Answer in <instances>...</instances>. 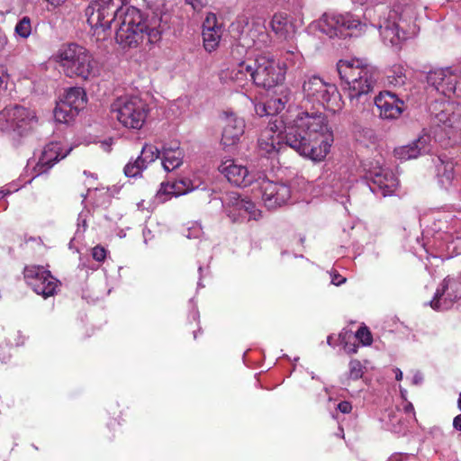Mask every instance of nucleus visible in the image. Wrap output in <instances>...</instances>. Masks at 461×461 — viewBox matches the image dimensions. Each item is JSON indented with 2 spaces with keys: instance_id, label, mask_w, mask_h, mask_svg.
Returning <instances> with one entry per match:
<instances>
[{
  "instance_id": "36",
  "label": "nucleus",
  "mask_w": 461,
  "mask_h": 461,
  "mask_svg": "<svg viewBox=\"0 0 461 461\" xmlns=\"http://www.w3.org/2000/svg\"><path fill=\"white\" fill-rule=\"evenodd\" d=\"M365 366L357 359H352L348 364V379L357 380L364 375Z\"/></svg>"
},
{
  "instance_id": "38",
  "label": "nucleus",
  "mask_w": 461,
  "mask_h": 461,
  "mask_svg": "<svg viewBox=\"0 0 461 461\" xmlns=\"http://www.w3.org/2000/svg\"><path fill=\"white\" fill-rule=\"evenodd\" d=\"M355 337L361 342L363 346H370L373 342L372 334L368 328L366 326L360 327L357 330Z\"/></svg>"
},
{
  "instance_id": "8",
  "label": "nucleus",
  "mask_w": 461,
  "mask_h": 461,
  "mask_svg": "<svg viewBox=\"0 0 461 461\" xmlns=\"http://www.w3.org/2000/svg\"><path fill=\"white\" fill-rule=\"evenodd\" d=\"M265 49H249L246 53L250 55L252 65V82L263 88H272L282 84L285 78V68L275 60Z\"/></svg>"
},
{
  "instance_id": "37",
  "label": "nucleus",
  "mask_w": 461,
  "mask_h": 461,
  "mask_svg": "<svg viewBox=\"0 0 461 461\" xmlns=\"http://www.w3.org/2000/svg\"><path fill=\"white\" fill-rule=\"evenodd\" d=\"M284 59L285 62L281 64L282 66L285 65V68H286L287 66L294 67L296 65H300L302 62V55L301 53L294 49V50H286L284 53Z\"/></svg>"
},
{
  "instance_id": "61",
  "label": "nucleus",
  "mask_w": 461,
  "mask_h": 461,
  "mask_svg": "<svg viewBox=\"0 0 461 461\" xmlns=\"http://www.w3.org/2000/svg\"><path fill=\"white\" fill-rule=\"evenodd\" d=\"M327 343H328L330 346H331V347H333V346H334V344H333V342H332V336H329V337L327 338Z\"/></svg>"
},
{
  "instance_id": "24",
  "label": "nucleus",
  "mask_w": 461,
  "mask_h": 461,
  "mask_svg": "<svg viewBox=\"0 0 461 461\" xmlns=\"http://www.w3.org/2000/svg\"><path fill=\"white\" fill-rule=\"evenodd\" d=\"M245 130V122L242 118L233 113H225L223 119V129L221 143L225 147L233 146L238 143Z\"/></svg>"
},
{
  "instance_id": "32",
  "label": "nucleus",
  "mask_w": 461,
  "mask_h": 461,
  "mask_svg": "<svg viewBox=\"0 0 461 461\" xmlns=\"http://www.w3.org/2000/svg\"><path fill=\"white\" fill-rule=\"evenodd\" d=\"M78 113L77 110L59 101L54 109V118L60 123H68Z\"/></svg>"
},
{
  "instance_id": "22",
  "label": "nucleus",
  "mask_w": 461,
  "mask_h": 461,
  "mask_svg": "<svg viewBox=\"0 0 461 461\" xmlns=\"http://www.w3.org/2000/svg\"><path fill=\"white\" fill-rule=\"evenodd\" d=\"M223 26L217 20L216 14L208 13L203 23V44L207 52L215 51L221 42Z\"/></svg>"
},
{
  "instance_id": "18",
  "label": "nucleus",
  "mask_w": 461,
  "mask_h": 461,
  "mask_svg": "<svg viewBox=\"0 0 461 461\" xmlns=\"http://www.w3.org/2000/svg\"><path fill=\"white\" fill-rule=\"evenodd\" d=\"M219 171L228 181L237 186L246 187L257 184L258 172L254 173L234 159H227L219 166Z\"/></svg>"
},
{
  "instance_id": "43",
  "label": "nucleus",
  "mask_w": 461,
  "mask_h": 461,
  "mask_svg": "<svg viewBox=\"0 0 461 461\" xmlns=\"http://www.w3.org/2000/svg\"><path fill=\"white\" fill-rule=\"evenodd\" d=\"M340 185H341V189L339 191L337 192L336 190H334V194H335L336 200H339V197H340L342 199H344V198L347 199L348 190L351 186V185L348 181L342 183ZM340 203L345 204L344 200H341Z\"/></svg>"
},
{
  "instance_id": "40",
  "label": "nucleus",
  "mask_w": 461,
  "mask_h": 461,
  "mask_svg": "<svg viewBox=\"0 0 461 461\" xmlns=\"http://www.w3.org/2000/svg\"><path fill=\"white\" fill-rule=\"evenodd\" d=\"M203 234L201 225L197 222L192 224L191 227L187 228L185 236L188 239H198Z\"/></svg>"
},
{
  "instance_id": "1",
  "label": "nucleus",
  "mask_w": 461,
  "mask_h": 461,
  "mask_svg": "<svg viewBox=\"0 0 461 461\" xmlns=\"http://www.w3.org/2000/svg\"><path fill=\"white\" fill-rule=\"evenodd\" d=\"M270 122L258 138V150L264 156H275L283 144L312 161H322L334 141L333 131L325 113L314 110L299 111L294 119Z\"/></svg>"
},
{
  "instance_id": "64",
  "label": "nucleus",
  "mask_w": 461,
  "mask_h": 461,
  "mask_svg": "<svg viewBox=\"0 0 461 461\" xmlns=\"http://www.w3.org/2000/svg\"><path fill=\"white\" fill-rule=\"evenodd\" d=\"M458 407L461 410V393H460L459 398H458Z\"/></svg>"
},
{
  "instance_id": "53",
  "label": "nucleus",
  "mask_w": 461,
  "mask_h": 461,
  "mask_svg": "<svg viewBox=\"0 0 461 461\" xmlns=\"http://www.w3.org/2000/svg\"><path fill=\"white\" fill-rule=\"evenodd\" d=\"M344 348L348 354H355L357 351V346L355 343L350 344L347 342Z\"/></svg>"
},
{
  "instance_id": "30",
  "label": "nucleus",
  "mask_w": 461,
  "mask_h": 461,
  "mask_svg": "<svg viewBox=\"0 0 461 461\" xmlns=\"http://www.w3.org/2000/svg\"><path fill=\"white\" fill-rule=\"evenodd\" d=\"M388 85L393 86H402L406 80V68L402 64H394L386 72Z\"/></svg>"
},
{
  "instance_id": "15",
  "label": "nucleus",
  "mask_w": 461,
  "mask_h": 461,
  "mask_svg": "<svg viewBox=\"0 0 461 461\" xmlns=\"http://www.w3.org/2000/svg\"><path fill=\"white\" fill-rule=\"evenodd\" d=\"M427 82L438 93L445 96L461 97V72L457 69L445 68L429 71Z\"/></svg>"
},
{
  "instance_id": "7",
  "label": "nucleus",
  "mask_w": 461,
  "mask_h": 461,
  "mask_svg": "<svg viewBox=\"0 0 461 461\" xmlns=\"http://www.w3.org/2000/svg\"><path fill=\"white\" fill-rule=\"evenodd\" d=\"M302 89L303 101L313 106L320 105L333 113L344 107V101L337 86L319 76L306 77Z\"/></svg>"
},
{
  "instance_id": "35",
  "label": "nucleus",
  "mask_w": 461,
  "mask_h": 461,
  "mask_svg": "<svg viewBox=\"0 0 461 461\" xmlns=\"http://www.w3.org/2000/svg\"><path fill=\"white\" fill-rule=\"evenodd\" d=\"M146 165L141 163V159L137 158L133 163L129 162L124 167V173L128 177H136L140 176Z\"/></svg>"
},
{
  "instance_id": "60",
  "label": "nucleus",
  "mask_w": 461,
  "mask_h": 461,
  "mask_svg": "<svg viewBox=\"0 0 461 461\" xmlns=\"http://www.w3.org/2000/svg\"><path fill=\"white\" fill-rule=\"evenodd\" d=\"M394 374H395V379L400 381L402 379V372L401 371V369L399 368H395L393 370Z\"/></svg>"
},
{
  "instance_id": "5",
  "label": "nucleus",
  "mask_w": 461,
  "mask_h": 461,
  "mask_svg": "<svg viewBox=\"0 0 461 461\" xmlns=\"http://www.w3.org/2000/svg\"><path fill=\"white\" fill-rule=\"evenodd\" d=\"M337 70L351 105L357 107L369 101L380 77L375 66L366 59L350 58L340 59Z\"/></svg>"
},
{
  "instance_id": "12",
  "label": "nucleus",
  "mask_w": 461,
  "mask_h": 461,
  "mask_svg": "<svg viewBox=\"0 0 461 461\" xmlns=\"http://www.w3.org/2000/svg\"><path fill=\"white\" fill-rule=\"evenodd\" d=\"M363 167L372 193L384 197L394 194L399 185L398 178L391 170L384 168L379 160L375 164L372 161H365Z\"/></svg>"
},
{
  "instance_id": "23",
  "label": "nucleus",
  "mask_w": 461,
  "mask_h": 461,
  "mask_svg": "<svg viewBox=\"0 0 461 461\" xmlns=\"http://www.w3.org/2000/svg\"><path fill=\"white\" fill-rule=\"evenodd\" d=\"M71 150L72 148H69L63 151L61 144L58 141H52L45 145L34 167L37 175L47 172L55 163L66 158Z\"/></svg>"
},
{
  "instance_id": "10",
  "label": "nucleus",
  "mask_w": 461,
  "mask_h": 461,
  "mask_svg": "<svg viewBox=\"0 0 461 461\" xmlns=\"http://www.w3.org/2000/svg\"><path fill=\"white\" fill-rule=\"evenodd\" d=\"M315 28L329 38H346L351 36L352 30L362 31L366 26L350 13L328 12L315 23Z\"/></svg>"
},
{
  "instance_id": "51",
  "label": "nucleus",
  "mask_w": 461,
  "mask_h": 461,
  "mask_svg": "<svg viewBox=\"0 0 461 461\" xmlns=\"http://www.w3.org/2000/svg\"><path fill=\"white\" fill-rule=\"evenodd\" d=\"M9 350L7 347L0 346V362L4 363L9 359Z\"/></svg>"
},
{
  "instance_id": "14",
  "label": "nucleus",
  "mask_w": 461,
  "mask_h": 461,
  "mask_svg": "<svg viewBox=\"0 0 461 461\" xmlns=\"http://www.w3.org/2000/svg\"><path fill=\"white\" fill-rule=\"evenodd\" d=\"M27 285L39 295L44 298L57 294L59 280L54 277L50 271L42 266H28L23 271Z\"/></svg>"
},
{
  "instance_id": "47",
  "label": "nucleus",
  "mask_w": 461,
  "mask_h": 461,
  "mask_svg": "<svg viewBox=\"0 0 461 461\" xmlns=\"http://www.w3.org/2000/svg\"><path fill=\"white\" fill-rule=\"evenodd\" d=\"M185 2L195 11L201 10L207 4V0H185Z\"/></svg>"
},
{
  "instance_id": "19",
  "label": "nucleus",
  "mask_w": 461,
  "mask_h": 461,
  "mask_svg": "<svg viewBox=\"0 0 461 461\" xmlns=\"http://www.w3.org/2000/svg\"><path fill=\"white\" fill-rule=\"evenodd\" d=\"M440 163L437 165V176L440 186L447 192L459 193L461 185V166L451 159L439 158Z\"/></svg>"
},
{
  "instance_id": "39",
  "label": "nucleus",
  "mask_w": 461,
  "mask_h": 461,
  "mask_svg": "<svg viewBox=\"0 0 461 461\" xmlns=\"http://www.w3.org/2000/svg\"><path fill=\"white\" fill-rule=\"evenodd\" d=\"M89 215L88 211H82L77 217V229L76 231V236L77 237H83L84 232L86 230L87 227V218Z\"/></svg>"
},
{
  "instance_id": "63",
  "label": "nucleus",
  "mask_w": 461,
  "mask_h": 461,
  "mask_svg": "<svg viewBox=\"0 0 461 461\" xmlns=\"http://www.w3.org/2000/svg\"><path fill=\"white\" fill-rule=\"evenodd\" d=\"M6 193L5 190H0V200L5 196Z\"/></svg>"
},
{
  "instance_id": "17",
  "label": "nucleus",
  "mask_w": 461,
  "mask_h": 461,
  "mask_svg": "<svg viewBox=\"0 0 461 461\" xmlns=\"http://www.w3.org/2000/svg\"><path fill=\"white\" fill-rule=\"evenodd\" d=\"M461 299V277H446L437 289L430 306L434 310L444 311L451 308Z\"/></svg>"
},
{
  "instance_id": "44",
  "label": "nucleus",
  "mask_w": 461,
  "mask_h": 461,
  "mask_svg": "<svg viewBox=\"0 0 461 461\" xmlns=\"http://www.w3.org/2000/svg\"><path fill=\"white\" fill-rule=\"evenodd\" d=\"M268 104L270 110L272 111V114L278 113L285 108V105H281V101L276 96L272 97L268 101Z\"/></svg>"
},
{
  "instance_id": "34",
  "label": "nucleus",
  "mask_w": 461,
  "mask_h": 461,
  "mask_svg": "<svg viewBox=\"0 0 461 461\" xmlns=\"http://www.w3.org/2000/svg\"><path fill=\"white\" fill-rule=\"evenodd\" d=\"M15 34L23 39H27L32 33V22L28 16L23 17L15 25Z\"/></svg>"
},
{
  "instance_id": "56",
  "label": "nucleus",
  "mask_w": 461,
  "mask_h": 461,
  "mask_svg": "<svg viewBox=\"0 0 461 461\" xmlns=\"http://www.w3.org/2000/svg\"><path fill=\"white\" fill-rule=\"evenodd\" d=\"M404 411L407 414H411L413 419H415V412H414V407L411 402H406L404 405Z\"/></svg>"
},
{
  "instance_id": "6",
  "label": "nucleus",
  "mask_w": 461,
  "mask_h": 461,
  "mask_svg": "<svg viewBox=\"0 0 461 461\" xmlns=\"http://www.w3.org/2000/svg\"><path fill=\"white\" fill-rule=\"evenodd\" d=\"M56 61L69 77L90 79L98 75V65L85 47L70 43L62 46L55 55Z\"/></svg>"
},
{
  "instance_id": "20",
  "label": "nucleus",
  "mask_w": 461,
  "mask_h": 461,
  "mask_svg": "<svg viewBox=\"0 0 461 461\" xmlns=\"http://www.w3.org/2000/svg\"><path fill=\"white\" fill-rule=\"evenodd\" d=\"M374 103L379 110L380 117L383 119H397L405 109L403 100L391 91L380 92L375 97Z\"/></svg>"
},
{
  "instance_id": "62",
  "label": "nucleus",
  "mask_w": 461,
  "mask_h": 461,
  "mask_svg": "<svg viewBox=\"0 0 461 461\" xmlns=\"http://www.w3.org/2000/svg\"><path fill=\"white\" fill-rule=\"evenodd\" d=\"M199 318V312L197 311H194L193 312V319L196 321Z\"/></svg>"
},
{
  "instance_id": "59",
  "label": "nucleus",
  "mask_w": 461,
  "mask_h": 461,
  "mask_svg": "<svg viewBox=\"0 0 461 461\" xmlns=\"http://www.w3.org/2000/svg\"><path fill=\"white\" fill-rule=\"evenodd\" d=\"M110 146H111V143L109 141H107V140H104V141L101 142V147H102V149L104 151H109L110 150Z\"/></svg>"
},
{
  "instance_id": "57",
  "label": "nucleus",
  "mask_w": 461,
  "mask_h": 461,
  "mask_svg": "<svg viewBox=\"0 0 461 461\" xmlns=\"http://www.w3.org/2000/svg\"><path fill=\"white\" fill-rule=\"evenodd\" d=\"M453 426L456 429L461 431V414L455 417L453 420Z\"/></svg>"
},
{
  "instance_id": "11",
  "label": "nucleus",
  "mask_w": 461,
  "mask_h": 461,
  "mask_svg": "<svg viewBox=\"0 0 461 461\" xmlns=\"http://www.w3.org/2000/svg\"><path fill=\"white\" fill-rule=\"evenodd\" d=\"M431 123L439 128L448 138L455 133L461 135V104L450 101H435L429 105Z\"/></svg>"
},
{
  "instance_id": "16",
  "label": "nucleus",
  "mask_w": 461,
  "mask_h": 461,
  "mask_svg": "<svg viewBox=\"0 0 461 461\" xmlns=\"http://www.w3.org/2000/svg\"><path fill=\"white\" fill-rule=\"evenodd\" d=\"M1 117L6 121L8 130L20 137L28 134L38 122L33 110L20 105L6 107Z\"/></svg>"
},
{
  "instance_id": "31",
  "label": "nucleus",
  "mask_w": 461,
  "mask_h": 461,
  "mask_svg": "<svg viewBox=\"0 0 461 461\" xmlns=\"http://www.w3.org/2000/svg\"><path fill=\"white\" fill-rule=\"evenodd\" d=\"M438 224L435 222V230L438 232V237L436 239H441V231L445 233H451L452 230H456L457 225H461V221H457L451 213L445 214L442 218L438 220Z\"/></svg>"
},
{
  "instance_id": "29",
  "label": "nucleus",
  "mask_w": 461,
  "mask_h": 461,
  "mask_svg": "<svg viewBox=\"0 0 461 461\" xmlns=\"http://www.w3.org/2000/svg\"><path fill=\"white\" fill-rule=\"evenodd\" d=\"M60 101L79 112L86 103V94L81 87H71L66 91Z\"/></svg>"
},
{
  "instance_id": "55",
  "label": "nucleus",
  "mask_w": 461,
  "mask_h": 461,
  "mask_svg": "<svg viewBox=\"0 0 461 461\" xmlns=\"http://www.w3.org/2000/svg\"><path fill=\"white\" fill-rule=\"evenodd\" d=\"M7 44V37L0 28V50H4Z\"/></svg>"
},
{
  "instance_id": "41",
  "label": "nucleus",
  "mask_w": 461,
  "mask_h": 461,
  "mask_svg": "<svg viewBox=\"0 0 461 461\" xmlns=\"http://www.w3.org/2000/svg\"><path fill=\"white\" fill-rule=\"evenodd\" d=\"M281 101V105H286L292 100L293 95L287 87H282L280 92L276 95Z\"/></svg>"
},
{
  "instance_id": "48",
  "label": "nucleus",
  "mask_w": 461,
  "mask_h": 461,
  "mask_svg": "<svg viewBox=\"0 0 461 461\" xmlns=\"http://www.w3.org/2000/svg\"><path fill=\"white\" fill-rule=\"evenodd\" d=\"M338 410L342 413H349L352 410V405L349 402L343 401L338 404Z\"/></svg>"
},
{
  "instance_id": "21",
  "label": "nucleus",
  "mask_w": 461,
  "mask_h": 461,
  "mask_svg": "<svg viewBox=\"0 0 461 461\" xmlns=\"http://www.w3.org/2000/svg\"><path fill=\"white\" fill-rule=\"evenodd\" d=\"M201 185L202 182L200 179H191L189 177L180 178L172 184L162 183L157 192L156 199L158 203H165L173 196L176 197L198 189Z\"/></svg>"
},
{
  "instance_id": "25",
  "label": "nucleus",
  "mask_w": 461,
  "mask_h": 461,
  "mask_svg": "<svg viewBox=\"0 0 461 461\" xmlns=\"http://www.w3.org/2000/svg\"><path fill=\"white\" fill-rule=\"evenodd\" d=\"M430 148L431 138L429 134L424 132L411 143L396 148L394 149V155L401 160H408L429 152Z\"/></svg>"
},
{
  "instance_id": "49",
  "label": "nucleus",
  "mask_w": 461,
  "mask_h": 461,
  "mask_svg": "<svg viewBox=\"0 0 461 461\" xmlns=\"http://www.w3.org/2000/svg\"><path fill=\"white\" fill-rule=\"evenodd\" d=\"M346 282V278L338 273L331 274V283L335 285H340Z\"/></svg>"
},
{
  "instance_id": "4",
  "label": "nucleus",
  "mask_w": 461,
  "mask_h": 461,
  "mask_svg": "<svg viewBox=\"0 0 461 461\" xmlns=\"http://www.w3.org/2000/svg\"><path fill=\"white\" fill-rule=\"evenodd\" d=\"M375 12L379 18L377 27L380 36L386 45L399 46L419 32L415 3L400 1L392 7L378 5Z\"/></svg>"
},
{
  "instance_id": "2",
  "label": "nucleus",
  "mask_w": 461,
  "mask_h": 461,
  "mask_svg": "<svg viewBox=\"0 0 461 461\" xmlns=\"http://www.w3.org/2000/svg\"><path fill=\"white\" fill-rule=\"evenodd\" d=\"M86 16L95 33L115 27V41L121 48L135 49L147 40L156 44L167 28L162 16L152 14L145 19L139 9L122 0H94L86 9Z\"/></svg>"
},
{
  "instance_id": "54",
  "label": "nucleus",
  "mask_w": 461,
  "mask_h": 461,
  "mask_svg": "<svg viewBox=\"0 0 461 461\" xmlns=\"http://www.w3.org/2000/svg\"><path fill=\"white\" fill-rule=\"evenodd\" d=\"M423 381V375H421V373L420 372H416L413 376H412V379H411V383L413 384H420Z\"/></svg>"
},
{
  "instance_id": "26",
  "label": "nucleus",
  "mask_w": 461,
  "mask_h": 461,
  "mask_svg": "<svg viewBox=\"0 0 461 461\" xmlns=\"http://www.w3.org/2000/svg\"><path fill=\"white\" fill-rule=\"evenodd\" d=\"M185 151L177 141L166 143L162 147V166L166 171L179 167L184 161Z\"/></svg>"
},
{
  "instance_id": "42",
  "label": "nucleus",
  "mask_w": 461,
  "mask_h": 461,
  "mask_svg": "<svg viewBox=\"0 0 461 461\" xmlns=\"http://www.w3.org/2000/svg\"><path fill=\"white\" fill-rule=\"evenodd\" d=\"M255 112L260 117L272 115V111L270 110L268 102L256 104Z\"/></svg>"
},
{
  "instance_id": "13",
  "label": "nucleus",
  "mask_w": 461,
  "mask_h": 461,
  "mask_svg": "<svg viewBox=\"0 0 461 461\" xmlns=\"http://www.w3.org/2000/svg\"><path fill=\"white\" fill-rule=\"evenodd\" d=\"M257 185L261 194L264 205L276 209L287 203L291 198L290 185L284 182L269 180L265 172H258Z\"/></svg>"
},
{
  "instance_id": "50",
  "label": "nucleus",
  "mask_w": 461,
  "mask_h": 461,
  "mask_svg": "<svg viewBox=\"0 0 461 461\" xmlns=\"http://www.w3.org/2000/svg\"><path fill=\"white\" fill-rule=\"evenodd\" d=\"M7 80L8 75L3 69H0V91L6 88Z\"/></svg>"
},
{
  "instance_id": "9",
  "label": "nucleus",
  "mask_w": 461,
  "mask_h": 461,
  "mask_svg": "<svg viewBox=\"0 0 461 461\" xmlns=\"http://www.w3.org/2000/svg\"><path fill=\"white\" fill-rule=\"evenodd\" d=\"M111 113L125 128L140 130L146 122L149 107L146 101L138 95H124L113 103Z\"/></svg>"
},
{
  "instance_id": "33",
  "label": "nucleus",
  "mask_w": 461,
  "mask_h": 461,
  "mask_svg": "<svg viewBox=\"0 0 461 461\" xmlns=\"http://www.w3.org/2000/svg\"><path fill=\"white\" fill-rule=\"evenodd\" d=\"M160 154L162 155V150H159L156 146L152 144H145L142 147L141 154L138 158L141 159V163L145 164L147 167L148 164L159 158Z\"/></svg>"
},
{
  "instance_id": "45",
  "label": "nucleus",
  "mask_w": 461,
  "mask_h": 461,
  "mask_svg": "<svg viewBox=\"0 0 461 461\" xmlns=\"http://www.w3.org/2000/svg\"><path fill=\"white\" fill-rule=\"evenodd\" d=\"M268 104L270 110L272 111V114L278 113L285 108V105H281V101L276 96L272 97L268 101Z\"/></svg>"
},
{
  "instance_id": "52",
  "label": "nucleus",
  "mask_w": 461,
  "mask_h": 461,
  "mask_svg": "<svg viewBox=\"0 0 461 461\" xmlns=\"http://www.w3.org/2000/svg\"><path fill=\"white\" fill-rule=\"evenodd\" d=\"M410 458L411 456L407 454H396L391 457V461H408Z\"/></svg>"
},
{
  "instance_id": "46",
  "label": "nucleus",
  "mask_w": 461,
  "mask_h": 461,
  "mask_svg": "<svg viewBox=\"0 0 461 461\" xmlns=\"http://www.w3.org/2000/svg\"><path fill=\"white\" fill-rule=\"evenodd\" d=\"M92 257L97 262H102L106 257V250L101 246H95L92 249Z\"/></svg>"
},
{
  "instance_id": "27",
  "label": "nucleus",
  "mask_w": 461,
  "mask_h": 461,
  "mask_svg": "<svg viewBox=\"0 0 461 461\" xmlns=\"http://www.w3.org/2000/svg\"><path fill=\"white\" fill-rule=\"evenodd\" d=\"M270 27L279 39L286 40L294 33V25L285 12L276 13L270 21Z\"/></svg>"
},
{
  "instance_id": "28",
  "label": "nucleus",
  "mask_w": 461,
  "mask_h": 461,
  "mask_svg": "<svg viewBox=\"0 0 461 461\" xmlns=\"http://www.w3.org/2000/svg\"><path fill=\"white\" fill-rule=\"evenodd\" d=\"M230 197L235 202L233 203L232 209H230L228 212L229 216L232 217L234 221H236V211L240 215L242 213L247 214L249 219L258 220L260 217L261 212L252 201L240 199L236 194H232Z\"/></svg>"
},
{
  "instance_id": "58",
  "label": "nucleus",
  "mask_w": 461,
  "mask_h": 461,
  "mask_svg": "<svg viewBox=\"0 0 461 461\" xmlns=\"http://www.w3.org/2000/svg\"><path fill=\"white\" fill-rule=\"evenodd\" d=\"M49 5L53 7L61 5L66 0H45Z\"/></svg>"
},
{
  "instance_id": "3",
  "label": "nucleus",
  "mask_w": 461,
  "mask_h": 461,
  "mask_svg": "<svg viewBox=\"0 0 461 461\" xmlns=\"http://www.w3.org/2000/svg\"><path fill=\"white\" fill-rule=\"evenodd\" d=\"M231 32L239 35L237 44L231 48V57L237 66L222 71L221 80L230 81L239 86H244L252 81V65L250 55L246 53L249 49H267L271 42L270 35L266 28V21L261 16L239 15L231 23Z\"/></svg>"
}]
</instances>
